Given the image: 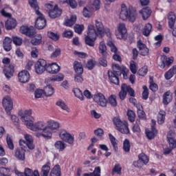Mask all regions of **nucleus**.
I'll use <instances>...</instances> for the list:
<instances>
[{
	"label": "nucleus",
	"mask_w": 176,
	"mask_h": 176,
	"mask_svg": "<svg viewBox=\"0 0 176 176\" xmlns=\"http://www.w3.org/2000/svg\"><path fill=\"white\" fill-rule=\"evenodd\" d=\"M120 19L123 21L129 19L131 23H134V21H135V19H137V12L133 10V8L126 7V5L124 4L121 8Z\"/></svg>",
	"instance_id": "nucleus-1"
},
{
	"label": "nucleus",
	"mask_w": 176,
	"mask_h": 176,
	"mask_svg": "<svg viewBox=\"0 0 176 176\" xmlns=\"http://www.w3.org/2000/svg\"><path fill=\"white\" fill-rule=\"evenodd\" d=\"M113 71L108 72V76L111 83L114 85H119V78L118 76L122 75V69L120 66L118 64H113Z\"/></svg>",
	"instance_id": "nucleus-2"
},
{
	"label": "nucleus",
	"mask_w": 176,
	"mask_h": 176,
	"mask_svg": "<svg viewBox=\"0 0 176 176\" xmlns=\"http://www.w3.org/2000/svg\"><path fill=\"white\" fill-rule=\"evenodd\" d=\"M87 36H85V43L88 46L93 47L94 46V42L97 40V32H96V28L93 25H88Z\"/></svg>",
	"instance_id": "nucleus-3"
},
{
	"label": "nucleus",
	"mask_w": 176,
	"mask_h": 176,
	"mask_svg": "<svg viewBox=\"0 0 176 176\" xmlns=\"http://www.w3.org/2000/svg\"><path fill=\"white\" fill-rule=\"evenodd\" d=\"M113 124L116 126V130L122 133V134H129L130 129H129V124L126 121H122L119 117H115L113 118Z\"/></svg>",
	"instance_id": "nucleus-4"
},
{
	"label": "nucleus",
	"mask_w": 176,
	"mask_h": 176,
	"mask_svg": "<svg viewBox=\"0 0 176 176\" xmlns=\"http://www.w3.org/2000/svg\"><path fill=\"white\" fill-rule=\"evenodd\" d=\"M19 115L21 116V122H23V123L27 127L30 126L32 122H35V118H34V117H32V109L25 110L22 113H21Z\"/></svg>",
	"instance_id": "nucleus-5"
},
{
	"label": "nucleus",
	"mask_w": 176,
	"mask_h": 176,
	"mask_svg": "<svg viewBox=\"0 0 176 176\" xmlns=\"http://www.w3.org/2000/svg\"><path fill=\"white\" fill-rule=\"evenodd\" d=\"M95 27L96 36H98L99 35L100 38H102L104 34H107V36H111V31L109 29H107L104 27V24H102V21L98 19L95 20Z\"/></svg>",
	"instance_id": "nucleus-6"
},
{
	"label": "nucleus",
	"mask_w": 176,
	"mask_h": 176,
	"mask_svg": "<svg viewBox=\"0 0 176 176\" xmlns=\"http://www.w3.org/2000/svg\"><path fill=\"white\" fill-rule=\"evenodd\" d=\"M24 138L26 142H25L24 140H19L21 148H25L27 146L28 149H30L31 151L34 149L35 145L34 144V138H32V136L30 134H25Z\"/></svg>",
	"instance_id": "nucleus-7"
},
{
	"label": "nucleus",
	"mask_w": 176,
	"mask_h": 176,
	"mask_svg": "<svg viewBox=\"0 0 176 176\" xmlns=\"http://www.w3.org/2000/svg\"><path fill=\"white\" fill-rule=\"evenodd\" d=\"M28 129H30L32 131H50L47 129V126L43 121H38L35 123L33 122L28 126Z\"/></svg>",
	"instance_id": "nucleus-8"
},
{
	"label": "nucleus",
	"mask_w": 176,
	"mask_h": 176,
	"mask_svg": "<svg viewBox=\"0 0 176 176\" xmlns=\"http://www.w3.org/2000/svg\"><path fill=\"white\" fill-rule=\"evenodd\" d=\"M35 13L38 16L36 19L35 27L37 30H43L46 27V19L41 11L36 10Z\"/></svg>",
	"instance_id": "nucleus-9"
},
{
	"label": "nucleus",
	"mask_w": 176,
	"mask_h": 176,
	"mask_svg": "<svg viewBox=\"0 0 176 176\" xmlns=\"http://www.w3.org/2000/svg\"><path fill=\"white\" fill-rule=\"evenodd\" d=\"M100 9V0H92L91 8L86 7L84 8L82 14L85 17H90V12L94 10Z\"/></svg>",
	"instance_id": "nucleus-10"
},
{
	"label": "nucleus",
	"mask_w": 176,
	"mask_h": 176,
	"mask_svg": "<svg viewBox=\"0 0 176 176\" xmlns=\"http://www.w3.org/2000/svg\"><path fill=\"white\" fill-rule=\"evenodd\" d=\"M47 69V63L45 59H38L34 65L36 74L41 75Z\"/></svg>",
	"instance_id": "nucleus-11"
},
{
	"label": "nucleus",
	"mask_w": 176,
	"mask_h": 176,
	"mask_svg": "<svg viewBox=\"0 0 176 176\" xmlns=\"http://www.w3.org/2000/svg\"><path fill=\"white\" fill-rule=\"evenodd\" d=\"M59 137L60 140H62V141H65V142H67L69 145H74L75 136L67 132V131H60L59 133Z\"/></svg>",
	"instance_id": "nucleus-12"
},
{
	"label": "nucleus",
	"mask_w": 176,
	"mask_h": 176,
	"mask_svg": "<svg viewBox=\"0 0 176 176\" xmlns=\"http://www.w3.org/2000/svg\"><path fill=\"white\" fill-rule=\"evenodd\" d=\"M127 34V28H126V24L120 23L117 25V31L116 32V36L118 39H126V34Z\"/></svg>",
	"instance_id": "nucleus-13"
},
{
	"label": "nucleus",
	"mask_w": 176,
	"mask_h": 176,
	"mask_svg": "<svg viewBox=\"0 0 176 176\" xmlns=\"http://www.w3.org/2000/svg\"><path fill=\"white\" fill-rule=\"evenodd\" d=\"M94 101L97 103L98 105L102 107V108H105L108 104V100L105 98V96L101 93H97L94 95Z\"/></svg>",
	"instance_id": "nucleus-14"
},
{
	"label": "nucleus",
	"mask_w": 176,
	"mask_h": 176,
	"mask_svg": "<svg viewBox=\"0 0 176 176\" xmlns=\"http://www.w3.org/2000/svg\"><path fill=\"white\" fill-rule=\"evenodd\" d=\"M2 104L7 115H10V111L13 109V100L12 98L9 96L4 97L2 100Z\"/></svg>",
	"instance_id": "nucleus-15"
},
{
	"label": "nucleus",
	"mask_w": 176,
	"mask_h": 176,
	"mask_svg": "<svg viewBox=\"0 0 176 176\" xmlns=\"http://www.w3.org/2000/svg\"><path fill=\"white\" fill-rule=\"evenodd\" d=\"M20 32L29 38H32L36 34V30L33 26H21L20 28Z\"/></svg>",
	"instance_id": "nucleus-16"
},
{
	"label": "nucleus",
	"mask_w": 176,
	"mask_h": 176,
	"mask_svg": "<svg viewBox=\"0 0 176 176\" xmlns=\"http://www.w3.org/2000/svg\"><path fill=\"white\" fill-rule=\"evenodd\" d=\"M151 122H152L151 131L146 130V135L147 138H148V140H152L155 138V136L156 135V134H157V131L155 128V124H156V121L155 120H152Z\"/></svg>",
	"instance_id": "nucleus-17"
},
{
	"label": "nucleus",
	"mask_w": 176,
	"mask_h": 176,
	"mask_svg": "<svg viewBox=\"0 0 176 176\" xmlns=\"http://www.w3.org/2000/svg\"><path fill=\"white\" fill-rule=\"evenodd\" d=\"M3 72L7 79H10L14 74V66L13 65H7L4 66Z\"/></svg>",
	"instance_id": "nucleus-18"
},
{
	"label": "nucleus",
	"mask_w": 176,
	"mask_h": 176,
	"mask_svg": "<svg viewBox=\"0 0 176 176\" xmlns=\"http://www.w3.org/2000/svg\"><path fill=\"white\" fill-rule=\"evenodd\" d=\"M18 78L21 83H27L30 80V73L26 70H22L19 73Z\"/></svg>",
	"instance_id": "nucleus-19"
},
{
	"label": "nucleus",
	"mask_w": 176,
	"mask_h": 176,
	"mask_svg": "<svg viewBox=\"0 0 176 176\" xmlns=\"http://www.w3.org/2000/svg\"><path fill=\"white\" fill-rule=\"evenodd\" d=\"M60 66L57 63H52L47 66L46 71L48 74H58L60 72Z\"/></svg>",
	"instance_id": "nucleus-20"
},
{
	"label": "nucleus",
	"mask_w": 176,
	"mask_h": 176,
	"mask_svg": "<svg viewBox=\"0 0 176 176\" xmlns=\"http://www.w3.org/2000/svg\"><path fill=\"white\" fill-rule=\"evenodd\" d=\"M138 47L141 56H148V54H149V49L145 44H144V43H142V41H138Z\"/></svg>",
	"instance_id": "nucleus-21"
},
{
	"label": "nucleus",
	"mask_w": 176,
	"mask_h": 176,
	"mask_svg": "<svg viewBox=\"0 0 176 176\" xmlns=\"http://www.w3.org/2000/svg\"><path fill=\"white\" fill-rule=\"evenodd\" d=\"M99 53L102 55L103 58H107L108 57V52H107V45H105V41H102L99 43L98 46Z\"/></svg>",
	"instance_id": "nucleus-22"
},
{
	"label": "nucleus",
	"mask_w": 176,
	"mask_h": 176,
	"mask_svg": "<svg viewBox=\"0 0 176 176\" xmlns=\"http://www.w3.org/2000/svg\"><path fill=\"white\" fill-rule=\"evenodd\" d=\"M14 157L18 159V160H24L25 159V150L24 148L15 149Z\"/></svg>",
	"instance_id": "nucleus-23"
},
{
	"label": "nucleus",
	"mask_w": 176,
	"mask_h": 176,
	"mask_svg": "<svg viewBox=\"0 0 176 176\" xmlns=\"http://www.w3.org/2000/svg\"><path fill=\"white\" fill-rule=\"evenodd\" d=\"M47 130H58L60 129V123L53 120H49L47 122Z\"/></svg>",
	"instance_id": "nucleus-24"
},
{
	"label": "nucleus",
	"mask_w": 176,
	"mask_h": 176,
	"mask_svg": "<svg viewBox=\"0 0 176 176\" xmlns=\"http://www.w3.org/2000/svg\"><path fill=\"white\" fill-rule=\"evenodd\" d=\"M61 10L59 9L58 6L55 5L54 9L50 11L48 14L50 17H51V19H56V17H59V16H61Z\"/></svg>",
	"instance_id": "nucleus-25"
},
{
	"label": "nucleus",
	"mask_w": 176,
	"mask_h": 176,
	"mask_svg": "<svg viewBox=\"0 0 176 176\" xmlns=\"http://www.w3.org/2000/svg\"><path fill=\"white\" fill-rule=\"evenodd\" d=\"M16 25H17V23L16 22V19L13 18H8L6 21V30H13V28H16Z\"/></svg>",
	"instance_id": "nucleus-26"
},
{
	"label": "nucleus",
	"mask_w": 176,
	"mask_h": 176,
	"mask_svg": "<svg viewBox=\"0 0 176 176\" xmlns=\"http://www.w3.org/2000/svg\"><path fill=\"white\" fill-rule=\"evenodd\" d=\"M140 14H142L143 20L148 19L151 13L152 10L149 8H144L139 11Z\"/></svg>",
	"instance_id": "nucleus-27"
},
{
	"label": "nucleus",
	"mask_w": 176,
	"mask_h": 176,
	"mask_svg": "<svg viewBox=\"0 0 176 176\" xmlns=\"http://www.w3.org/2000/svg\"><path fill=\"white\" fill-rule=\"evenodd\" d=\"M3 47L6 52H10L12 50V38L6 37L3 41Z\"/></svg>",
	"instance_id": "nucleus-28"
},
{
	"label": "nucleus",
	"mask_w": 176,
	"mask_h": 176,
	"mask_svg": "<svg viewBox=\"0 0 176 176\" xmlns=\"http://www.w3.org/2000/svg\"><path fill=\"white\" fill-rule=\"evenodd\" d=\"M173 100V94L170 91L166 92L163 96V102L164 105H167L171 102Z\"/></svg>",
	"instance_id": "nucleus-29"
},
{
	"label": "nucleus",
	"mask_w": 176,
	"mask_h": 176,
	"mask_svg": "<svg viewBox=\"0 0 176 176\" xmlns=\"http://www.w3.org/2000/svg\"><path fill=\"white\" fill-rule=\"evenodd\" d=\"M174 133H172V134H168L167 135V141L169 144L170 148H172L174 149V148H176V140H174Z\"/></svg>",
	"instance_id": "nucleus-30"
},
{
	"label": "nucleus",
	"mask_w": 176,
	"mask_h": 176,
	"mask_svg": "<svg viewBox=\"0 0 176 176\" xmlns=\"http://www.w3.org/2000/svg\"><path fill=\"white\" fill-rule=\"evenodd\" d=\"M50 176H61V168L60 165H55L50 172Z\"/></svg>",
	"instance_id": "nucleus-31"
},
{
	"label": "nucleus",
	"mask_w": 176,
	"mask_h": 176,
	"mask_svg": "<svg viewBox=\"0 0 176 176\" xmlns=\"http://www.w3.org/2000/svg\"><path fill=\"white\" fill-rule=\"evenodd\" d=\"M74 68L76 74H83V65L81 63L74 61Z\"/></svg>",
	"instance_id": "nucleus-32"
},
{
	"label": "nucleus",
	"mask_w": 176,
	"mask_h": 176,
	"mask_svg": "<svg viewBox=\"0 0 176 176\" xmlns=\"http://www.w3.org/2000/svg\"><path fill=\"white\" fill-rule=\"evenodd\" d=\"M126 96H127V85L122 84L121 86V91L119 93V97L120 100H124V98H126Z\"/></svg>",
	"instance_id": "nucleus-33"
},
{
	"label": "nucleus",
	"mask_w": 176,
	"mask_h": 176,
	"mask_svg": "<svg viewBox=\"0 0 176 176\" xmlns=\"http://www.w3.org/2000/svg\"><path fill=\"white\" fill-rule=\"evenodd\" d=\"M151 32H152V24L146 23L144 28H143L142 34L144 35V36H149Z\"/></svg>",
	"instance_id": "nucleus-34"
},
{
	"label": "nucleus",
	"mask_w": 176,
	"mask_h": 176,
	"mask_svg": "<svg viewBox=\"0 0 176 176\" xmlns=\"http://www.w3.org/2000/svg\"><path fill=\"white\" fill-rule=\"evenodd\" d=\"M109 138L110 140V142H111L114 151L116 152H118V140H116V138L114 136H113V135L111 134V133L109 134Z\"/></svg>",
	"instance_id": "nucleus-35"
},
{
	"label": "nucleus",
	"mask_w": 176,
	"mask_h": 176,
	"mask_svg": "<svg viewBox=\"0 0 176 176\" xmlns=\"http://www.w3.org/2000/svg\"><path fill=\"white\" fill-rule=\"evenodd\" d=\"M82 176H101V168L97 166L95 168L93 173H84Z\"/></svg>",
	"instance_id": "nucleus-36"
},
{
	"label": "nucleus",
	"mask_w": 176,
	"mask_h": 176,
	"mask_svg": "<svg viewBox=\"0 0 176 176\" xmlns=\"http://www.w3.org/2000/svg\"><path fill=\"white\" fill-rule=\"evenodd\" d=\"M50 173V164H46L41 168V176H49Z\"/></svg>",
	"instance_id": "nucleus-37"
},
{
	"label": "nucleus",
	"mask_w": 176,
	"mask_h": 176,
	"mask_svg": "<svg viewBox=\"0 0 176 176\" xmlns=\"http://www.w3.org/2000/svg\"><path fill=\"white\" fill-rule=\"evenodd\" d=\"M44 94L47 97H50L54 94V89H53V87L52 85H47L44 88Z\"/></svg>",
	"instance_id": "nucleus-38"
},
{
	"label": "nucleus",
	"mask_w": 176,
	"mask_h": 176,
	"mask_svg": "<svg viewBox=\"0 0 176 176\" xmlns=\"http://www.w3.org/2000/svg\"><path fill=\"white\" fill-rule=\"evenodd\" d=\"M54 147L59 152H63L64 149H65V143H64L61 140L56 141L54 144Z\"/></svg>",
	"instance_id": "nucleus-39"
},
{
	"label": "nucleus",
	"mask_w": 176,
	"mask_h": 176,
	"mask_svg": "<svg viewBox=\"0 0 176 176\" xmlns=\"http://www.w3.org/2000/svg\"><path fill=\"white\" fill-rule=\"evenodd\" d=\"M76 22V15H72L70 19H66L65 22V25L66 27H72L74 24Z\"/></svg>",
	"instance_id": "nucleus-40"
},
{
	"label": "nucleus",
	"mask_w": 176,
	"mask_h": 176,
	"mask_svg": "<svg viewBox=\"0 0 176 176\" xmlns=\"http://www.w3.org/2000/svg\"><path fill=\"white\" fill-rule=\"evenodd\" d=\"M175 14L174 13H171L168 16V27L170 28H173L174 27V24H175Z\"/></svg>",
	"instance_id": "nucleus-41"
},
{
	"label": "nucleus",
	"mask_w": 176,
	"mask_h": 176,
	"mask_svg": "<svg viewBox=\"0 0 176 176\" xmlns=\"http://www.w3.org/2000/svg\"><path fill=\"white\" fill-rule=\"evenodd\" d=\"M108 102L111 105L115 108V107H118V101L116 100V95H111L108 98Z\"/></svg>",
	"instance_id": "nucleus-42"
},
{
	"label": "nucleus",
	"mask_w": 176,
	"mask_h": 176,
	"mask_svg": "<svg viewBox=\"0 0 176 176\" xmlns=\"http://www.w3.org/2000/svg\"><path fill=\"white\" fill-rule=\"evenodd\" d=\"M166 119V112L164 111H160L157 116V122L159 124H163Z\"/></svg>",
	"instance_id": "nucleus-43"
},
{
	"label": "nucleus",
	"mask_w": 176,
	"mask_h": 176,
	"mask_svg": "<svg viewBox=\"0 0 176 176\" xmlns=\"http://www.w3.org/2000/svg\"><path fill=\"white\" fill-rule=\"evenodd\" d=\"M31 43L34 46H38V45H41V43H42V35L37 34L36 36V38H34L31 40Z\"/></svg>",
	"instance_id": "nucleus-44"
},
{
	"label": "nucleus",
	"mask_w": 176,
	"mask_h": 176,
	"mask_svg": "<svg viewBox=\"0 0 176 176\" xmlns=\"http://www.w3.org/2000/svg\"><path fill=\"white\" fill-rule=\"evenodd\" d=\"M25 176H40L39 172L35 170L34 172L30 168H25Z\"/></svg>",
	"instance_id": "nucleus-45"
},
{
	"label": "nucleus",
	"mask_w": 176,
	"mask_h": 176,
	"mask_svg": "<svg viewBox=\"0 0 176 176\" xmlns=\"http://www.w3.org/2000/svg\"><path fill=\"white\" fill-rule=\"evenodd\" d=\"M56 105L61 108L63 111H66V112H69V108H68V106L65 104V102L63 100H58L56 102Z\"/></svg>",
	"instance_id": "nucleus-46"
},
{
	"label": "nucleus",
	"mask_w": 176,
	"mask_h": 176,
	"mask_svg": "<svg viewBox=\"0 0 176 176\" xmlns=\"http://www.w3.org/2000/svg\"><path fill=\"white\" fill-rule=\"evenodd\" d=\"M107 46H109L110 50L112 53H118L119 51H118V47H116V45L113 43V42L111 40H109L107 41Z\"/></svg>",
	"instance_id": "nucleus-47"
},
{
	"label": "nucleus",
	"mask_w": 176,
	"mask_h": 176,
	"mask_svg": "<svg viewBox=\"0 0 176 176\" xmlns=\"http://www.w3.org/2000/svg\"><path fill=\"white\" fill-rule=\"evenodd\" d=\"M36 137H43V138H52V132L50 131H43L42 133H36Z\"/></svg>",
	"instance_id": "nucleus-48"
},
{
	"label": "nucleus",
	"mask_w": 176,
	"mask_h": 176,
	"mask_svg": "<svg viewBox=\"0 0 176 176\" xmlns=\"http://www.w3.org/2000/svg\"><path fill=\"white\" fill-rule=\"evenodd\" d=\"M50 80L52 82H61L62 80H64V75L63 74H58L52 76L50 78Z\"/></svg>",
	"instance_id": "nucleus-49"
},
{
	"label": "nucleus",
	"mask_w": 176,
	"mask_h": 176,
	"mask_svg": "<svg viewBox=\"0 0 176 176\" xmlns=\"http://www.w3.org/2000/svg\"><path fill=\"white\" fill-rule=\"evenodd\" d=\"M130 141L128 139H125L123 142V151L129 153L130 152Z\"/></svg>",
	"instance_id": "nucleus-50"
},
{
	"label": "nucleus",
	"mask_w": 176,
	"mask_h": 176,
	"mask_svg": "<svg viewBox=\"0 0 176 176\" xmlns=\"http://www.w3.org/2000/svg\"><path fill=\"white\" fill-rule=\"evenodd\" d=\"M138 157H139V160L142 162L144 164H146L147 163L149 162V158L144 153H142L141 154H140Z\"/></svg>",
	"instance_id": "nucleus-51"
},
{
	"label": "nucleus",
	"mask_w": 176,
	"mask_h": 176,
	"mask_svg": "<svg viewBox=\"0 0 176 176\" xmlns=\"http://www.w3.org/2000/svg\"><path fill=\"white\" fill-rule=\"evenodd\" d=\"M73 92L77 98H79V100H81V101L83 100V94L82 93V91L79 89V88H74L73 89Z\"/></svg>",
	"instance_id": "nucleus-52"
},
{
	"label": "nucleus",
	"mask_w": 176,
	"mask_h": 176,
	"mask_svg": "<svg viewBox=\"0 0 176 176\" xmlns=\"http://www.w3.org/2000/svg\"><path fill=\"white\" fill-rule=\"evenodd\" d=\"M0 176H10V169L5 167L0 168Z\"/></svg>",
	"instance_id": "nucleus-53"
},
{
	"label": "nucleus",
	"mask_w": 176,
	"mask_h": 176,
	"mask_svg": "<svg viewBox=\"0 0 176 176\" xmlns=\"http://www.w3.org/2000/svg\"><path fill=\"white\" fill-rule=\"evenodd\" d=\"M82 74L78 73L74 75V82L80 85V83H83V76H82Z\"/></svg>",
	"instance_id": "nucleus-54"
},
{
	"label": "nucleus",
	"mask_w": 176,
	"mask_h": 176,
	"mask_svg": "<svg viewBox=\"0 0 176 176\" xmlns=\"http://www.w3.org/2000/svg\"><path fill=\"white\" fill-rule=\"evenodd\" d=\"M6 142L8 145V148L10 149V151H13L14 149V144H13V140L12 138L8 135L6 138Z\"/></svg>",
	"instance_id": "nucleus-55"
},
{
	"label": "nucleus",
	"mask_w": 176,
	"mask_h": 176,
	"mask_svg": "<svg viewBox=\"0 0 176 176\" xmlns=\"http://www.w3.org/2000/svg\"><path fill=\"white\" fill-rule=\"evenodd\" d=\"M118 174V175H120L122 174V166H120V164H116L114 168L112 170V174Z\"/></svg>",
	"instance_id": "nucleus-56"
},
{
	"label": "nucleus",
	"mask_w": 176,
	"mask_h": 176,
	"mask_svg": "<svg viewBox=\"0 0 176 176\" xmlns=\"http://www.w3.org/2000/svg\"><path fill=\"white\" fill-rule=\"evenodd\" d=\"M47 36L50 38V39H52V41H57L58 39H60V35L53 32H48Z\"/></svg>",
	"instance_id": "nucleus-57"
},
{
	"label": "nucleus",
	"mask_w": 176,
	"mask_h": 176,
	"mask_svg": "<svg viewBox=\"0 0 176 176\" xmlns=\"http://www.w3.org/2000/svg\"><path fill=\"white\" fill-rule=\"evenodd\" d=\"M29 5H30L31 8L36 12V10H39V6H38V2L36 0H29Z\"/></svg>",
	"instance_id": "nucleus-58"
},
{
	"label": "nucleus",
	"mask_w": 176,
	"mask_h": 176,
	"mask_svg": "<svg viewBox=\"0 0 176 176\" xmlns=\"http://www.w3.org/2000/svg\"><path fill=\"white\" fill-rule=\"evenodd\" d=\"M127 116L129 120L131 121V122L135 120V113H134V111H133L132 110H128Z\"/></svg>",
	"instance_id": "nucleus-59"
},
{
	"label": "nucleus",
	"mask_w": 176,
	"mask_h": 176,
	"mask_svg": "<svg viewBox=\"0 0 176 176\" xmlns=\"http://www.w3.org/2000/svg\"><path fill=\"white\" fill-rule=\"evenodd\" d=\"M85 30V25H76L74 26V31L79 35L82 34V31Z\"/></svg>",
	"instance_id": "nucleus-60"
},
{
	"label": "nucleus",
	"mask_w": 176,
	"mask_h": 176,
	"mask_svg": "<svg viewBox=\"0 0 176 176\" xmlns=\"http://www.w3.org/2000/svg\"><path fill=\"white\" fill-rule=\"evenodd\" d=\"M12 41H13V43L16 45V46H21V45H23V38L19 36L13 37Z\"/></svg>",
	"instance_id": "nucleus-61"
},
{
	"label": "nucleus",
	"mask_w": 176,
	"mask_h": 176,
	"mask_svg": "<svg viewBox=\"0 0 176 176\" xmlns=\"http://www.w3.org/2000/svg\"><path fill=\"white\" fill-rule=\"evenodd\" d=\"M138 74L140 75V76H145L148 74V67L144 66L140 69L138 72Z\"/></svg>",
	"instance_id": "nucleus-62"
},
{
	"label": "nucleus",
	"mask_w": 176,
	"mask_h": 176,
	"mask_svg": "<svg viewBox=\"0 0 176 176\" xmlns=\"http://www.w3.org/2000/svg\"><path fill=\"white\" fill-rule=\"evenodd\" d=\"M155 41H157V42H156V43H155V47H160V45H161V43H162V39H163V36H162V34H159V35L156 36L155 37Z\"/></svg>",
	"instance_id": "nucleus-63"
},
{
	"label": "nucleus",
	"mask_w": 176,
	"mask_h": 176,
	"mask_svg": "<svg viewBox=\"0 0 176 176\" xmlns=\"http://www.w3.org/2000/svg\"><path fill=\"white\" fill-rule=\"evenodd\" d=\"M45 94V91L43 89H36L34 92L35 98H41Z\"/></svg>",
	"instance_id": "nucleus-64"
}]
</instances>
